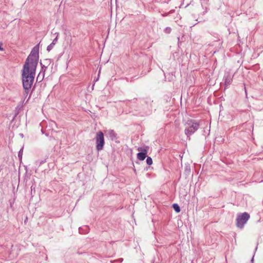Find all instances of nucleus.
<instances>
[{
	"mask_svg": "<svg viewBox=\"0 0 263 263\" xmlns=\"http://www.w3.org/2000/svg\"><path fill=\"white\" fill-rule=\"evenodd\" d=\"M225 85L228 86L230 85L232 82V77L229 73H227L224 75L223 78Z\"/></svg>",
	"mask_w": 263,
	"mask_h": 263,
	"instance_id": "7",
	"label": "nucleus"
},
{
	"mask_svg": "<svg viewBox=\"0 0 263 263\" xmlns=\"http://www.w3.org/2000/svg\"><path fill=\"white\" fill-rule=\"evenodd\" d=\"M200 123L195 120H188L185 124L184 133L189 140L191 136L194 134L199 128Z\"/></svg>",
	"mask_w": 263,
	"mask_h": 263,
	"instance_id": "3",
	"label": "nucleus"
},
{
	"mask_svg": "<svg viewBox=\"0 0 263 263\" xmlns=\"http://www.w3.org/2000/svg\"><path fill=\"white\" fill-rule=\"evenodd\" d=\"M250 217V215L247 212L238 215L236 219L237 227L242 229Z\"/></svg>",
	"mask_w": 263,
	"mask_h": 263,
	"instance_id": "4",
	"label": "nucleus"
},
{
	"mask_svg": "<svg viewBox=\"0 0 263 263\" xmlns=\"http://www.w3.org/2000/svg\"><path fill=\"white\" fill-rule=\"evenodd\" d=\"M137 101H138V99L136 98H134L133 100H132V102L134 103H135Z\"/></svg>",
	"mask_w": 263,
	"mask_h": 263,
	"instance_id": "17",
	"label": "nucleus"
},
{
	"mask_svg": "<svg viewBox=\"0 0 263 263\" xmlns=\"http://www.w3.org/2000/svg\"><path fill=\"white\" fill-rule=\"evenodd\" d=\"M54 45L51 43L50 45H49L47 47V50L48 51H50L51 50H52L54 47Z\"/></svg>",
	"mask_w": 263,
	"mask_h": 263,
	"instance_id": "11",
	"label": "nucleus"
},
{
	"mask_svg": "<svg viewBox=\"0 0 263 263\" xmlns=\"http://www.w3.org/2000/svg\"><path fill=\"white\" fill-rule=\"evenodd\" d=\"M45 162V160L42 161H36V163L37 164H39V166H41L42 164Z\"/></svg>",
	"mask_w": 263,
	"mask_h": 263,
	"instance_id": "14",
	"label": "nucleus"
},
{
	"mask_svg": "<svg viewBox=\"0 0 263 263\" xmlns=\"http://www.w3.org/2000/svg\"><path fill=\"white\" fill-rule=\"evenodd\" d=\"M3 44L2 43L0 42V51H3L4 48L2 47Z\"/></svg>",
	"mask_w": 263,
	"mask_h": 263,
	"instance_id": "16",
	"label": "nucleus"
},
{
	"mask_svg": "<svg viewBox=\"0 0 263 263\" xmlns=\"http://www.w3.org/2000/svg\"><path fill=\"white\" fill-rule=\"evenodd\" d=\"M58 35L57 36V37L54 39H53V40L52 41L51 43L55 45L58 42Z\"/></svg>",
	"mask_w": 263,
	"mask_h": 263,
	"instance_id": "15",
	"label": "nucleus"
},
{
	"mask_svg": "<svg viewBox=\"0 0 263 263\" xmlns=\"http://www.w3.org/2000/svg\"><path fill=\"white\" fill-rule=\"evenodd\" d=\"M108 134L109 138L111 140H115L117 139V134L113 130H109L108 131Z\"/></svg>",
	"mask_w": 263,
	"mask_h": 263,
	"instance_id": "8",
	"label": "nucleus"
},
{
	"mask_svg": "<svg viewBox=\"0 0 263 263\" xmlns=\"http://www.w3.org/2000/svg\"><path fill=\"white\" fill-rule=\"evenodd\" d=\"M146 163L148 165H150L152 164V163H153V160H152L151 157H147V158L146 159Z\"/></svg>",
	"mask_w": 263,
	"mask_h": 263,
	"instance_id": "10",
	"label": "nucleus"
},
{
	"mask_svg": "<svg viewBox=\"0 0 263 263\" xmlns=\"http://www.w3.org/2000/svg\"><path fill=\"white\" fill-rule=\"evenodd\" d=\"M95 139L96 149L98 151H100L103 149L105 143L103 133L101 131L97 133Z\"/></svg>",
	"mask_w": 263,
	"mask_h": 263,
	"instance_id": "5",
	"label": "nucleus"
},
{
	"mask_svg": "<svg viewBox=\"0 0 263 263\" xmlns=\"http://www.w3.org/2000/svg\"><path fill=\"white\" fill-rule=\"evenodd\" d=\"M253 259H254V258H253H253H252V259H251V261H252V262H253Z\"/></svg>",
	"mask_w": 263,
	"mask_h": 263,
	"instance_id": "19",
	"label": "nucleus"
},
{
	"mask_svg": "<svg viewBox=\"0 0 263 263\" xmlns=\"http://www.w3.org/2000/svg\"><path fill=\"white\" fill-rule=\"evenodd\" d=\"M173 208L176 212L179 213L180 212V208L178 204L174 203L173 204Z\"/></svg>",
	"mask_w": 263,
	"mask_h": 263,
	"instance_id": "9",
	"label": "nucleus"
},
{
	"mask_svg": "<svg viewBox=\"0 0 263 263\" xmlns=\"http://www.w3.org/2000/svg\"><path fill=\"white\" fill-rule=\"evenodd\" d=\"M23 154V148H22L18 152V156L20 159H22Z\"/></svg>",
	"mask_w": 263,
	"mask_h": 263,
	"instance_id": "13",
	"label": "nucleus"
},
{
	"mask_svg": "<svg viewBox=\"0 0 263 263\" xmlns=\"http://www.w3.org/2000/svg\"><path fill=\"white\" fill-rule=\"evenodd\" d=\"M39 52L34 47L27 58L22 71V80L24 90V96L27 97L33 85L38 63Z\"/></svg>",
	"mask_w": 263,
	"mask_h": 263,
	"instance_id": "1",
	"label": "nucleus"
},
{
	"mask_svg": "<svg viewBox=\"0 0 263 263\" xmlns=\"http://www.w3.org/2000/svg\"><path fill=\"white\" fill-rule=\"evenodd\" d=\"M140 105L137 107L136 109L141 116H146L151 115L153 110H156L155 103L153 100L146 97L139 100Z\"/></svg>",
	"mask_w": 263,
	"mask_h": 263,
	"instance_id": "2",
	"label": "nucleus"
},
{
	"mask_svg": "<svg viewBox=\"0 0 263 263\" xmlns=\"http://www.w3.org/2000/svg\"><path fill=\"white\" fill-rule=\"evenodd\" d=\"M147 147L146 148L142 147H139L138 148V151H139L140 152L137 154L138 159L141 161L144 160L146 157V155L147 154Z\"/></svg>",
	"mask_w": 263,
	"mask_h": 263,
	"instance_id": "6",
	"label": "nucleus"
},
{
	"mask_svg": "<svg viewBox=\"0 0 263 263\" xmlns=\"http://www.w3.org/2000/svg\"><path fill=\"white\" fill-rule=\"evenodd\" d=\"M171 28L170 27H166L165 28V29H164V32L166 33H170L171 32Z\"/></svg>",
	"mask_w": 263,
	"mask_h": 263,
	"instance_id": "12",
	"label": "nucleus"
},
{
	"mask_svg": "<svg viewBox=\"0 0 263 263\" xmlns=\"http://www.w3.org/2000/svg\"><path fill=\"white\" fill-rule=\"evenodd\" d=\"M81 228H79V232H80V233H81Z\"/></svg>",
	"mask_w": 263,
	"mask_h": 263,
	"instance_id": "18",
	"label": "nucleus"
}]
</instances>
